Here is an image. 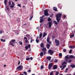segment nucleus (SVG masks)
Listing matches in <instances>:
<instances>
[{
  "mask_svg": "<svg viewBox=\"0 0 75 75\" xmlns=\"http://www.w3.org/2000/svg\"><path fill=\"white\" fill-rule=\"evenodd\" d=\"M48 53L50 54V55H52L53 54H54V52L51 50H50L48 51Z\"/></svg>",
  "mask_w": 75,
  "mask_h": 75,
  "instance_id": "nucleus-7",
  "label": "nucleus"
},
{
  "mask_svg": "<svg viewBox=\"0 0 75 75\" xmlns=\"http://www.w3.org/2000/svg\"><path fill=\"white\" fill-rule=\"evenodd\" d=\"M23 74H27V72H26V71H24V72H23Z\"/></svg>",
  "mask_w": 75,
  "mask_h": 75,
  "instance_id": "nucleus-50",
  "label": "nucleus"
},
{
  "mask_svg": "<svg viewBox=\"0 0 75 75\" xmlns=\"http://www.w3.org/2000/svg\"><path fill=\"white\" fill-rule=\"evenodd\" d=\"M47 35V33H44L43 35V38H44V37H45V36H46Z\"/></svg>",
  "mask_w": 75,
  "mask_h": 75,
  "instance_id": "nucleus-16",
  "label": "nucleus"
},
{
  "mask_svg": "<svg viewBox=\"0 0 75 75\" xmlns=\"http://www.w3.org/2000/svg\"><path fill=\"white\" fill-rule=\"evenodd\" d=\"M72 50H70L69 51V54H72Z\"/></svg>",
  "mask_w": 75,
  "mask_h": 75,
  "instance_id": "nucleus-41",
  "label": "nucleus"
},
{
  "mask_svg": "<svg viewBox=\"0 0 75 75\" xmlns=\"http://www.w3.org/2000/svg\"><path fill=\"white\" fill-rule=\"evenodd\" d=\"M6 9H7V11H9L10 9H9V8H8V6H6Z\"/></svg>",
  "mask_w": 75,
  "mask_h": 75,
  "instance_id": "nucleus-35",
  "label": "nucleus"
},
{
  "mask_svg": "<svg viewBox=\"0 0 75 75\" xmlns=\"http://www.w3.org/2000/svg\"><path fill=\"white\" fill-rule=\"evenodd\" d=\"M53 9L55 11H57V8L55 7L53 8Z\"/></svg>",
  "mask_w": 75,
  "mask_h": 75,
  "instance_id": "nucleus-25",
  "label": "nucleus"
},
{
  "mask_svg": "<svg viewBox=\"0 0 75 75\" xmlns=\"http://www.w3.org/2000/svg\"><path fill=\"white\" fill-rule=\"evenodd\" d=\"M57 68H58V66L56 65H54L52 68L53 69H57Z\"/></svg>",
  "mask_w": 75,
  "mask_h": 75,
  "instance_id": "nucleus-11",
  "label": "nucleus"
},
{
  "mask_svg": "<svg viewBox=\"0 0 75 75\" xmlns=\"http://www.w3.org/2000/svg\"><path fill=\"white\" fill-rule=\"evenodd\" d=\"M50 75H54V73H53L51 72L50 73Z\"/></svg>",
  "mask_w": 75,
  "mask_h": 75,
  "instance_id": "nucleus-46",
  "label": "nucleus"
},
{
  "mask_svg": "<svg viewBox=\"0 0 75 75\" xmlns=\"http://www.w3.org/2000/svg\"><path fill=\"white\" fill-rule=\"evenodd\" d=\"M70 67H71V68H74L75 67V65L74 64H71L70 65Z\"/></svg>",
  "mask_w": 75,
  "mask_h": 75,
  "instance_id": "nucleus-21",
  "label": "nucleus"
},
{
  "mask_svg": "<svg viewBox=\"0 0 75 75\" xmlns=\"http://www.w3.org/2000/svg\"><path fill=\"white\" fill-rule=\"evenodd\" d=\"M41 50L42 52H43L44 55H45V54H46V52H47V49H46V48L43 47L41 49Z\"/></svg>",
  "mask_w": 75,
  "mask_h": 75,
  "instance_id": "nucleus-2",
  "label": "nucleus"
},
{
  "mask_svg": "<svg viewBox=\"0 0 75 75\" xmlns=\"http://www.w3.org/2000/svg\"><path fill=\"white\" fill-rule=\"evenodd\" d=\"M74 36H75V35L74 34H73L72 35H70V38H72V37H74Z\"/></svg>",
  "mask_w": 75,
  "mask_h": 75,
  "instance_id": "nucleus-22",
  "label": "nucleus"
},
{
  "mask_svg": "<svg viewBox=\"0 0 75 75\" xmlns=\"http://www.w3.org/2000/svg\"><path fill=\"white\" fill-rule=\"evenodd\" d=\"M62 15V14L61 13H58L56 15V17L57 18H60V17H61Z\"/></svg>",
  "mask_w": 75,
  "mask_h": 75,
  "instance_id": "nucleus-5",
  "label": "nucleus"
},
{
  "mask_svg": "<svg viewBox=\"0 0 75 75\" xmlns=\"http://www.w3.org/2000/svg\"><path fill=\"white\" fill-rule=\"evenodd\" d=\"M44 19H43V18H42L40 19V23H42V22H43V21H44Z\"/></svg>",
  "mask_w": 75,
  "mask_h": 75,
  "instance_id": "nucleus-17",
  "label": "nucleus"
},
{
  "mask_svg": "<svg viewBox=\"0 0 75 75\" xmlns=\"http://www.w3.org/2000/svg\"><path fill=\"white\" fill-rule=\"evenodd\" d=\"M34 41V39L32 40H31V41H30L31 43H32V42H33V41Z\"/></svg>",
  "mask_w": 75,
  "mask_h": 75,
  "instance_id": "nucleus-51",
  "label": "nucleus"
},
{
  "mask_svg": "<svg viewBox=\"0 0 75 75\" xmlns=\"http://www.w3.org/2000/svg\"><path fill=\"white\" fill-rule=\"evenodd\" d=\"M30 59V58L29 57H27L26 58V60H27V61H29V60Z\"/></svg>",
  "mask_w": 75,
  "mask_h": 75,
  "instance_id": "nucleus-40",
  "label": "nucleus"
},
{
  "mask_svg": "<svg viewBox=\"0 0 75 75\" xmlns=\"http://www.w3.org/2000/svg\"><path fill=\"white\" fill-rule=\"evenodd\" d=\"M69 69H68V68L66 69L65 71V72L66 73V72H67V71Z\"/></svg>",
  "mask_w": 75,
  "mask_h": 75,
  "instance_id": "nucleus-39",
  "label": "nucleus"
},
{
  "mask_svg": "<svg viewBox=\"0 0 75 75\" xmlns=\"http://www.w3.org/2000/svg\"><path fill=\"white\" fill-rule=\"evenodd\" d=\"M42 33H40V35H39V38H41V37H42Z\"/></svg>",
  "mask_w": 75,
  "mask_h": 75,
  "instance_id": "nucleus-27",
  "label": "nucleus"
},
{
  "mask_svg": "<svg viewBox=\"0 0 75 75\" xmlns=\"http://www.w3.org/2000/svg\"><path fill=\"white\" fill-rule=\"evenodd\" d=\"M63 51L64 52H65L67 51V50H66V49H63Z\"/></svg>",
  "mask_w": 75,
  "mask_h": 75,
  "instance_id": "nucleus-45",
  "label": "nucleus"
},
{
  "mask_svg": "<svg viewBox=\"0 0 75 75\" xmlns=\"http://www.w3.org/2000/svg\"><path fill=\"white\" fill-rule=\"evenodd\" d=\"M71 62H72V60L70 59H69V61H68V62H67V63H71Z\"/></svg>",
  "mask_w": 75,
  "mask_h": 75,
  "instance_id": "nucleus-32",
  "label": "nucleus"
},
{
  "mask_svg": "<svg viewBox=\"0 0 75 75\" xmlns=\"http://www.w3.org/2000/svg\"><path fill=\"white\" fill-rule=\"evenodd\" d=\"M44 43H42L40 44L41 47V48H44Z\"/></svg>",
  "mask_w": 75,
  "mask_h": 75,
  "instance_id": "nucleus-20",
  "label": "nucleus"
},
{
  "mask_svg": "<svg viewBox=\"0 0 75 75\" xmlns=\"http://www.w3.org/2000/svg\"><path fill=\"white\" fill-rule=\"evenodd\" d=\"M3 33V31L1 30H0V34H2Z\"/></svg>",
  "mask_w": 75,
  "mask_h": 75,
  "instance_id": "nucleus-48",
  "label": "nucleus"
},
{
  "mask_svg": "<svg viewBox=\"0 0 75 75\" xmlns=\"http://www.w3.org/2000/svg\"><path fill=\"white\" fill-rule=\"evenodd\" d=\"M14 6H12V5H11L10 6V7H11V8H13V7H14Z\"/></svg>",
  "mask_w": 75,
  "mask_h": 75,
  "instance_id": "nucleus-57",
  "label": "nucleus"
},
{
  "mask_svg": "<svg viewBox=\"0 0 75 75\" xmlns=\"http://www.w3.org/2000/svg\"><path fill=\"white\" fill-rule=\"evenodd\" d=\"M56 19L57 23H59L60 20H61V18H56Z\"/></svg>",
  "mask_w": 75,
  "mask_h": 75,
  "instance_id": "nucleus-15",
  "label": "nucleus"
},
{
  "mask_svg": "<svg viewBox=\"0 0 75 75\" xmlns=\"http://www.w3.org/2000/svg\"><path fill=\"white\" fill-rule=\"evenodd\" d=\"M26 37H27L28 38H29L30 37V35H26Z\"/></svg>",
  "mask_w": 75,
  "mask_h": 75,
  "instance_id": "nucleus-36",
  "label": "nucleus"
},
{
  "mask_svg": "<svg viewBox=\"0 0 75 75\" xmlns=\"http://www.w3.org/2000/svg\"><path fill=\"white\" fill-rule=\"evenodd\" d=\"M51 46V45L49 44H47L46 45V47L47 49H49L50 47Z\"/></svg>",
  "mask_w": 75,
  "mask_h": 75,
  "instance_id": "nucleus-13",
  "label": "nucleus"
},
{
  "mask_svg": "<svg viewBox=\"0 0 75 75\" xmlns=\"http://www.w3.org/2000/svg\"><path fill=\"white\" fill-rule=\"evenodd\" d=\"M59 56L60 57H62V53H59Z\"/></svg>",
  "mask_w": 75,
  "mask_h": 75,
  "instance_id": "nucleus-38",
  "label": "nucleus"
},
{
  "mask_svg": "<svg viewBox=\"0 0 75 75\" xmlns=\"http://www.w3.org/2000/svg\"><path fill=\"white\" fill-rule=\"evenodd\" d=\"M18 65H20V61H19L18 62Z\"/></svg>",
  "mask_w": 75,
  "mask_h": 75,
  "instance_id": "nucleus-59",
  "label": "nucleus"
},
{
  "mask_svg": "<svg viewBox=\"0 0 75 75\" xmlns=\"http://www.w3.org/2000/svg\"><path fill=\"white\" fill-rule=\"evenodd\" d=\"M7 0H4V3L5 5L6 6L7 5Z\"/></svg>",
  "mask_w": 75,
  "mask_h": 75,
  "instance_id": "nucleus-26",
  "label": "nucleus"
},
{
  "mask_svg": "<svg viewBox=\"0 0 75 75\" xmlns=\"http://www.w3.org/2000/svg\"><path fill=\"white\" fill-rule=\"evenodd\" d=\"M23 68V66L21 65H20L17 67V69H19V70H21L22 68Z\"/></svg>",
  "mask_w": 75,
  "mask_h": 75,
  "instance_id": "nucleus-9",
  "label": "nucleus"
},
{
  "mask_svg": "<svg viewBox=\"0 0 75 75\" xmlns=\"http://www.w3.org/2000/svg\"><path fill=\"white\" fill-rule=\"evenodd\" d=\"M69 48H72V49H73V48H75V46H71L69 47Z\"/></svg>",
  "mask_w": 75,
  "mask_h": 75,
  "instance_id": "nucleus-19",
  "label": "nucleus"
},
{
  "mask_svg": "<svg viewBox=\"0 0 75 75\" xmlns=\"http://www.w3.org/2000/svg\"><path fill=\"white\" fill-rule=\"evenodd\" d=\"M69 56V55H67L65 57V61L66 62H68V59H69L70 58H75V56L73 55H71L69 57H68Z\"/></svg>",
  "mask_w": 75,
  "mask_h": 75,
  "instance_id": "nucleus-1",
  "label": "nucleus"
},
{
  "mask_svg": "<svg viewBox=\"0 0 75 75\" xmlns=\"http://www.w3.org/2000/svg\"><path fill=\"white\" fill-rule=\"evenodd\" d=\"M10 45H12V46H13V47H14V45L13 44L14 43L13 42H12L11 41L10 42Z\"/></svg>",
  "mask_w": 75,
  "mask_h": 75,
  "instance_id": "nucleus-14",
  "label": "nucleus"
},
{
  "mask_svg": "<svg viewBox=\"0 0 75 75\" xmlns=\"http://www.w3.org/2000/svg\"><path fill=\"white\" fill-rule=\"evenodd\" d=\"M11 41L12 42H15L16 41V40H11Z\"/></svg>",
  "mask_w": 75,
  "mask_h": 75,
  "instance_id": "nucleus-43",
  "label": "nucleus"
},
{
  "mask_svg": "<svg viewBox=\"0 0 75 75\" xmlns=\"http://www.w3.org/2000/svg\"><path fill=\"white\" fill-rule=\"evenodd\" d=\"M44 68V66H42L41 67V69H43Z\"/></svg>",
  "mask_w": 75,
  "mask_h": 75,
  "instance_id": "nucleus-52",
  "label": "nucleus"
},
{
  "mask_svg": "<svg viewBox=\"0 0 75 75\" xmlns=\"http://www.w3.org/2000/svg\"><path fill=\"white\" fill-rule=\"evenodd\" d=\"M48 10L47 9H46L44 11V15L46 16H48Z\"/></svg>",
  "mask_w": 75,
  "mask_h": 75,
  "instance_id": "nucleus-6",
  "label": "nucleus"
},
{
  "mask_svg": "<svg viewBox=\"0 0 75 75\" xmlns=\"http://www.w3.org/2000/svg\"><path fill=\"white\" fill-rule=\"evenodd\" d=\"M53 60H54V59H52L50 62H52V61H53Z\"/></svg>",
  "mask_w": 75,
  "mask_h": 75,
  "instance_id": "nucleus-63",
  "label": "nucleus"
},
{
  "mask_svg": "<svg viewBox=\"0 0 75 75\" xmlns=\"http://www.w3.org/2000/svg\"><path fill=\"white\" fill-rule=\"evenodd\" d=\"M28 40H26L25 41V42L26 43H28Z\"/></svg>",
  "mask_w": 75,
  "mask_h": 75,
  "instance_id": "nucleus-58",
  "label": "nucleus"
},
{
  "mask_svg": "<svg viewBox=\"0 0 75 75\" xmlns=\"http://www.w3.org/2000/svg\"><path fill=\"white\" fill-rule=\"evenodd\" d=\"M9 6L10 5H11V2L10 1H9Z\"/></svg>",
  "mask_w": 75,
  "mask_h": 75,
  "instance_id": "nucleus-60",
  "label": "nucleus"
},
{
  "mask_svg": "<svg viewBox=\"0 0 75 75\" xmlns=\"http://www.w3.org/2000/svg\"><path fill=\"white\" fill-rule=\"evenodd\" d=\"M12 5L13 6H15V5L14 4V3L13 2H12Z\"/></svg>",
  "mask_w": 75,
  "mask_h": 75,
  "instance_id": "nucleus-49",
  "label": "nucleus"
},
{
  "mask_svg": "<svg viewBox=\"0 0 75 75\" xmlns=\"http://www.w3.org/2000/svg\"><path fill=\"white\" fill-rule=\"evenodd\" d=\"M67 66H66V65H64L63 66V68H65V67H66Z\"/></svg>",
  "mask_w": 75,
  "mask_h": 75,
  "instance_id": "nucleus-54",
  "label": "nucleus"
},
{
  "mask_svg": "<svg viewBox=\"0 0 75 75\" xmlns=\"http://www.w3.org/2000/svg\"><path fill=\"white\" fill-rule=\"evenodd\" d=\"M55 42L56 43V46L58 47L59 45V41L56 39Z\"/></svg>",
  "mask_w": 75,
  "mask_h": 75,
  "instance_id": "nucleus-3",
  "label": "nucleus"
},
{
  "mask_svg": "<svg viewBox=\"0 0 75 75\" xmlns=\"http://www.w3.org/2000/svg\"><path fill=\"white\" fill-rule=\"evenodd\" d=\"M51 20V19L50 17H49L47 19L48 21H50Z\"/></svg>",
  "mask_w": 75,
  "mask_h": 75,
  "instance_id": "nucleus-34",
  "label": "nucleus"
},
{
  "mask_svg": "<svg viewBox=\"0 0 75 75\" xmlns=\"http://www.w3.org/2000/svg\"><path fill=\"white\" fill-rule=\"evenodd\" d=\"M48 24L49 27L51 28V25H52V22H49L48 23Z\"/></svg>",
  "mask_w": 75,
  "mask_h": 75,
  "instance_id": "nucleus-12",
  "label": "nucleus"
},
{
  "mask_svg": "<svg viewBox=\"0 0 75 75\" xmlns=\"http://www.w3.org/2000/svg\"><path fill=\"white\" fill-rule=\"evenodd\" d=\"M1 41H2V42H6V40L5 39L3 40V39H1Z\"/></svg>",
  "mask_w": 75,
  "mask_h": 75,
  "instance_id": "nucleus-28",
  "label": "nucleus"
},
{
  "mask_svg": "<svg viewBox=\"0 0 75 75\" xmlns=\"http://www.w3.org/2000/svg\"><path fill=\"white\" fill-rule=\"evenodd\" d=\"M34 40V39H33V37H30V40Z\"/></svg>",
  "mask_w": 75,
  "mask_h": 75,
  "instance_id": "nucleus-61",
  "label": "nucleus"
},
{
  "mask_svg": "<svg viewBox=\"0 0 75 75\" xmlns=\"http://www.w3.org/2000/svg\"><path fill=\"white\" fill-rule=\"evenodd\" d=\"M18 43L20 44V45H23V43L21 41H19Z\"/></svg>",
  "mask_w": 75,
  "mask_h": 75,
  "instance_id": "nucleus-33",
  "label": "nucleus"
},
{
  "mask_svg": "<svg viewBox=\"0 0 75 75\" xmlns=\"http://www.w3.org/2000/svg\"><path fill=\"white\" fill-rule=\"evenodd\" d=\"M58 6L59 8H62V6H61L60 4H58Z\"/></svg>",
  "mask_w": 75,
  "mask_h": 75,
  "instance_id": "nucleus-24",
  "label": "nucleus"
},
{
  "mask_svg": "<svg viewBox=\"0 0 75 75\" xmlns=\"http://www.w3.org/2000/svg\"><path fill=\"white\" fill-rule=\"evenodd\" d=\"M52 67V63H50L48 66V69H49V70H50Z\"/></svg>",
  "mask_w": 75,
  "mask_h": 75,
  "instance_id": "nucleus-4",
  "label": "nucleus"
},
{
  "mask_svg": "<svg viewBox=\"0 0 75 75\" xmlns=\"http://www.w3.org/2000/svg\"><path fill=\"white\" fill-rule=\"evenodd\" d=\"M67 64V62H64L62 64V65H66Z\"/></svg>",
  "mask_w": 75,
  "mask_h": 75,
  "instance_id": "nucleus-31",
  "label": "nucleus"
},
{
  "mask_svg": "<svg viewBox=\"0 0 75 75\" xmlns=\"http://www.w3.org/2000/svg\"><path fill=\"white\" fill-rule=\"evenodd\" d=\"M58 74H59V72L58 71H56V74H55V75H58Z\"/></svg>",
  "mask_w": 75,
  "mask_h": 75,
  "instance_id": "nucleus-37",
  "label": "nucleus"
},
{
  "mask_svg": "<svg viewBox=\"0 0 75 75\" xmlns=\"http://www.w3.org/2000/svg\"><path fill=\"white\" fill-rule=\"evenodd\" d=\"M28 71L29 72H31V70L30 69H29Z\"/></svg>",
  "mask_w": 75,
  "mask_h": 75,
  "instance_id": "nucleus-62",
  "label": "nucleus"
},
{
  "mask_svg": "<svg viewBox=\"0 0 75 75\" xmlns=\"http://www.w3.org/2000/svg\"><path fill=\"white\" fill-rule=\"evenodd\" d=\"M47 41L48 42V43H49V44H51L52 42L50 41V38H47Z\"/></svg>",
  "mask_w": 75,
  "mask_h": 75,
  "instance_id": "nucleus-8",
  "label": "nucleus"
},
{
  "mask_svg": "<svg viewBox=\"0 0 75 75\" xmlns=\"http://www.w3.org/2000/svg\"><path fill=\"white\" fill-rule=\"evenodd\" d=\"M42 18H43V17H45V16L44 15H43L42 16Z\"/></svg>",
  "mask_w": 75,
  "mask_h": 75,
  "instance_id": "nucleus-64",
  "label": "nucleus"
},
{
  "mask_svg": "<svg viewBox=\"0 0 75 75\" xmlns=\"http://www.w3.org/2000/svg\"><path fill=\"white\" fill-rule=\"evenodd\" d=\"M47 59H48L49 61H50V60H51V57L50 56L49 57H47Z\"/></svg>",
  "mask_w": 75,
  "mask_h": 75,
  "instance_id": "nucleus-23",
  "label": "nucleus"
},
{
  "mask_svg": "<svg viewBox=\"0 0 75 75\" xmlns=\"http://www.w3.org/2000/svg\"><path fill=\"white\" fill-rule=\"evenodd\" d=\"M28 47L30 49V48H31V45H28V46H26L25 47V49H26L27 50H28Z\"/></svg>",
  "mask_w": 75,
  "mask_h": 75,
  "instance_id": "nucleus-10",
  "label": "nucleus"
},
{
  "mask_svg": "<svg viewBox=\"0 0 75 75\" xmlns=\"http://www.w3.org/2000/svg\"><path fill=\"white\" fill-rule=\"evenodd\" d=\"M33 16L29 18L30 20H32V18H33Z\"/></svg>",
  "mask_w": 75,
  "mask_h": 75,
  "instance_id": "nucleus-47",
  "label": "nucleus"
},
{
  "mask_svg": "<svg viewBox=\"0 0 75 75\" xmlns=\"http://www.w3.org/2000/svg\"><path fill=\"white\" fill-rule=\"evenodd\" d=\"M53 23H54L56 25H57L58 24V23H57V22L56 21H53Z\"/></svg>",
  "mask_w": 75,
  "mask_h": 75,
  "instance_id": "nucleus-29",
  "label": "nucleus"
},
{
  "mask_svg": "<svg viewBox=\"0 0 75 75\" xmlns=\"http://www.w3.org/2000/svg\"><path fill=\"white\" fill-rule=\"evenodd\" d=\"M43 55H44V53H43V52H40V56L41 57H43Z\"/></svg>",
  "mask_w": 75,
  "mask_h": 75,
  "instance_id": "nucleus-18",
  "label": "nucleus"
},
{
  "mask_svg": "<svg viewBox=\"0 0 75 75\" xmlns=\"http://www.w3.org/2000/svg\"><path fill=\"white\" fill-rule=\"evenodd\" d=\"M17 6H18V7H19L21 8V4H18L17 5Z\"/></svg>",
  "mask_w": 75,
  "mask_h": 75,
  "instance_id": "nucleus-44",
  "label": "nucleus"
},
{
  "mask_svg": "<svg viewBox=\"0 0 75 75\" xmlns=\"http://www.w3.org/2000/svg\"><path fill=\"white\" fill-rule=\"evenodd\" d=\"M54 62L55 63H57L58 62V60L56 59L54 61Z\"/></svg>",
  "mask_w": 75,
  "mask_h": 75,
  "instance_id": "nucleus-30",
  "label": "nucleus"
},
{
  "mask_svg": "<svg viewBox=\"0 0 75 75\" xmlns=\"http://www.w3.org/2000/svg\"><path fill=\"white\" fill-rule=\"evenodd\" d=\"M36 42H37V43H38L39 42V40L36 39Z\"/></svg>",
  "mask_w": 75,
  "mask_h": 75,
  "instance_id": "nucleus-42",
  "label": "nucleus"
},
{
  "mask_svg": "<svg viewBox=\"0 0 75 75\" xmlns=\"http://www.w3.org/2000/svg\"><path fill=\"white\" fill-rule=\"evenodd\" d=\"M50 17H53V14L50 15Z\"/></svg>",
  "mask_w": 75,
  "mask_h": 75,
  "instance_id": "nucleus-53",
  "label": "nucleus"
},
{
  "mask_svg": "<svg viewBox=\"0 0 75 75\" xmlns=\"http://www.w3.org/2000/svg\"><path fill=\"white\" fill-rule=\"evenodd\" d=\"M24 40H27V38L26 37H25L24 38Z\"/></svg>",
  "mask_w": 75,
  "mask_h": 75,
  "instance_id": "nucleus-56",
  "label": "nucleus"
},
{
  "mask_svg": "<svg viewBox=\"0 0 75 75\" xmlns=\"http://www.w3.org/2000/svg\"><path fill=\"white\" fill-rule=\"evenodd\" d=\"M30 58V60H33V58L32 57H31Z\"/></svg>",
  "mask_w": 75,
  "mask_h": 75,
  "instance_id": "nucleus-55",
  "label": "nucleus"
}]
</instances>
